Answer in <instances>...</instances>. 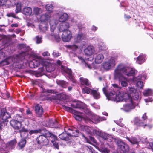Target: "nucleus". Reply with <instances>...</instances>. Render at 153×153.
<instances>
[{"mask_svg":"<svg viewBox=\"0 0 153 153\" xmlns=\"http://www.w3.org/2000/svg\"><path fill=\"white\" fill-rule=\"evenodd\" d=\"M114 88H115L116 90H118L121 89V87L117 84H113L110 89H108L107 86L103 88V92L107 99L114 101L128 102V103L124 105L123 107L121 108V109L125 111H129L134 108L136 104L128 94L125 92H122L119 94L117 96H116L115 95L116 92L114 91Z\"/></svg>","mask_w":153,"mask_h":153,"instance_id":"obj_1","label":"nucleus"},{"mask_svg":"<svg viewBox=\"0 0 153 153\" xmlns=\"http://www.w3.org/2000/svg\"><path fill=\"white\" fill-rule=\"evenodd\" d=\"M19 46L21 48L24 49L25 51H22L19 55H16V57H10L4 61L1 62V65H6L10 63L17 62L20 60H22L25 59V56L30 54V49L29 47L24 44H20Z\"/></svg>","mask_w":153,"mask_h":153,"instance_id":"obj_2","label":"nucleus"},{"mask_svg":"<svg viewBox=\"0 0 153 153\" xmlns=\"http://www.w3.org/2000/svg\"><path fill=\"white\" fill-rule=\"evenodd\" d=\"M85 114L87 115H85L82 112L74 110V117L75 119L78 121H81L82 119L86 121H92L95 123H97L99 122V117L96 115L91 113L90 110L88 109H85Z\"/></svg>","mask_w":153,"mask_h":153,"instance_id":"obj_3","label":"nucleus"},{"mask_svg":"<svg viewBox=\"0 0 153 153\" xmlns=\"http://www.w3.org/2000/svg\"><path fill=\"white\" fill-rule=\"evenodd\" d=\"M77 127L83 131L85 132L87 134L97 136L101 137L104 140H106L108 135L105 132H102L100 130L94 129L92 128L87 126L79 124Z\"/></svg>","mask_w":153,"mask_h":153,"instance_id":"obj_4","label":"nucleus"},{"mask_svg":"<svg viewBox=\"0 0 153 153\" xmlns=\"http://www.w3.org/2000/svg\"><path fill=\"white\" fill-rule=\"evenodd\" d=\"M114 76L115 79H117L118 80L119 84L120 85L121 87L119 86L117 84V85L121 87V88H122V87L123 88L126 87L128 85L129 82L128 79L127 78L125 77L122 74L115 69L114 71ZM115 84L117 85V84ZM114 91L116 92L115 95L116 96H117V93H119V94L120 93L119 91V90H120V89H118V90H116L115 88H114Z\"/></svg>","mask_w":153,"mask_h":153,"instance_id":"obj_5","label":"nucleus"},{"mask_svg":"<svg viewBox=\"0 0 153 153\" xmlns=\"http://www.w3.org/2000/svg\"><path fill=\"white\" fill-rule=\"evenodd\" d=\"M51 30L53 32L56 27L60 32L67 31L69 30L68 29L69 27V24L67 22H59L57 20H53L50 22Z\"/></svg>","mask_w":153,"mask_h":153,"instance_id":"obj_6","label":"nucleus"},{"mask_svg":"<svg viewBox=\"0 0 153 153\" xmlns=\"http://www.w3.org/2000/svg\"><path fill=\"white\" fill-rule=\"evenodd\" d=\"M115 69L122 74H124L128 76H134L135 73L134 69L126 67L123 64H119Z\"/></svg>","mask_w":153,"mask_h":153,"instance_id":"obj_7","label":"nucleus"},{"mask_svg":"<svg viewBox=\"0 0 153 153\" xmlns=\"http://www.w3.org/2000/svg\"><path fill=\"white\" fill-rule=\"evenodd\" d=\"M51 16L50 13H46L42 14L40 16V19L41 23L39 25V28L41 31H45L47 30V27L46 23L50 19Z\"/></svg>","mask_w":153,"mask_h":153,"instance_id":"obj_8","label":"nucleus"},{"mask_svg":"<svg viewBox=\"0 0 153 153\" xmlns=\"http://www.w3.org/2000/svg\"><path fill=\"white\" fill-rule=\"evenodd\" d=\"M45 69H46V71H47L51 72L53 71L55 68L54 65H52L51 63H49L45 66L42 65V67H41L39 68L38 71L36 73V76L38 77L42 76L45 73Z\"/></svg>","mask_w":153,"mask_h":153,"instance_id":"obj_9","label":"nucleus"},{"mask_svg":"<svg viewBox=\"0 0 153 153\" xmlns=\"http://www.w3.org/2000/svg\"><path fill=\"white\" fill-rule=\"evenodd\" d=\"M16 143V140L13 139L7 144H5L4 143H2L1 147V151H3V152L1 153H7L8 152V150L14 148Z\"/></svg>","mask_w":153,"mask_h":153,"instance_id":"obj_10","label":"nucleus"},{"mask_svg":"<svg viewBox=\"0 0 153 153\" xmlns=\"http://www.w3.org/2000/svg\"><path fill=\"white\" fill-rule=\"evenodd\" d=\"M73 59L74 62L76 63L79 62H79L82 63H85V66L87 67L89 69H91L92 68L94 69L95 68V67L93 63H92L91 64L88 62L87 63H85V60L81 56H77L76 54H74V57L73 58Z\"/></svg>","mask_w":153,"mask_h":153,"instance_id":"obj_11","label":"nucleus"},{"mask_svg":"<svg viewBox=\"0 0 153 153\" xmlns=\"http://www.w3.org/2000/svg\"><path fill=\"white\" fill-rule=\"evenodd\" d=\"M142 118L144 120H141L139 118L135 117L133 120L134 124L138 126H144V128H145V127H147L149 128L152 127V125H147L145 124V120L147 119V117L146 115V113H145L143 115Z\"/></svg>","mask_w":153,"mask_h":153,"instance_id":"obj_12","label":"nucleus"},{"mask_svg":"<svg viewBox=\"0 0 153 153\" xmlns=\"http://www.w3.org/2000/svg\"><path fill=\"white\" fill-rule=\"evenodd\" d=\"M127 93L125 92L129 97L134 100H137L139 97V94L134 87L129 86L127 90Z\"/></svg>","mask_w":153,"mask_h":153,"instance_id":"obj_13","label":"nucleus"},{"mask_svg":"<svg viewBox=\"0 0 153 153\" xmlns=\"http://www.w3.org/2000/svg\"><path fill=\"white\" fill-rule=\"evenodd\" d=\"M117 59L114 57H111L103 64L104 68L106 70H109L114 67L116 64Z\"/></svg>","mask_w":153,"mask_h":153,"instance_id":"obj_14","label":"nucleus"},{"mask_svg":"<svg viewBox=\"0 0 153 153\" xmlns=\"http://www.w3.org/2000/svg\"><path fill=\"white\" fill-rule=\"evenodd\" d=\"M35 59L30 61L29 63L30 66L32 68H35L41 64L42 59L41 56L37 55L34 56Z\"/></svg>","mask_w":153,"mask_h":153,"instance_id":"obj_15","label":"nucleus"},{"mask_svg":"<svg viewBox=\"0 0 153 153\" xmlns=\"http://www.w3.org/2000/svg\"><path fill=\"white\" fill-rule=\"evenodd\" d=\"M61 69L63 72L68 74L69 79L72 82L74 83L76 82V80L72 75V71L70 69L65 68L62 65L61 66Z\"/></svg>","mask_w":153,"mask_h":153,"instance_id":"obj_16","label":"nucleus"},{"mask_svg":"<svg viewBox=\"0 0 153 153\" xmlns=\"http://www.w3.org/2000/svg\"><path fill=\"white\" fill-rule=\"evenodd\" d=\"M79 32L77 36L74 39V42L75 43H80L83 40H85L86 39V35L80 32V28H79Z\"/></svg>","mask_w":153,"mask_h":153,"instance_id":"obj_17","label":"nucleus"},{"mask_svg":"<svg viewBox=\"0 0 153 153\" xmlns=\"http://www.w3.org/2000/svg\"><path fill=\"white\" fill-rule=\"evenodd\" d=\"M72 37L71 32L69 30L64 31L62 35V39L64 42H68L70 41Z\"/></svg>","mask_w":153,"mask_h":153,"instance_id":"obj_18","label":"nucleus"},{"mask_svg":"<svg viewBox=\"0 0 153 153\" xmlns=\"http://www.w3.org/2000/svg\"><path fill=\"white\" fill-rule=\"evenodd\" d=\"M117 143L118 146L122 152H125L128 151L129 150L128 146L121 140H118Z\"/></svg>","mask_w":153,"mask_h":153,"instance_id":"obj_19","label":"nucleus"},{"mask_svg":"<svg viewBox=\"0 0 153 153\" xmlns=\"http://www.w3.org/2000/svg\"><path fill=\"white\" fill-rule=\"evenodd\" d=\"M37 141L39 144L45 145L48 144V140L44 135H40L36 139Z\"/></svg>","mask_w":153,"mask_h":153,"instance_id":"obj_20","label":"nucleus"},{"mask_svg":"<svg viewBox=\"0 0 153 153\" xmlns=\"http://www.w3.org/2000/svg\"><path fill=\"white\" fill-rule=\"evenodd\" d=\"M71 106L72 107L74 108H80L85 113V109H87V108L85 107V104L81 102H77L74 104H71Z\"/></svg>","mask_w":153,"mask_h":153,"instance_id":"obj_21","label":"nucleus"},{"mask_svg":"<svg viewBox=\"0 0 153 153\" xmlns=\"http://www.w3.org/2000/svg\"><path fill=\"white\" fill-rule=\"evenodd\" d=\"M94 57L95 62L97 64L101 63L103 61L104 58L103 54L100 53L96 54Z\"/></svg>","mask_w":153,"mask_h":153,"instance_id":"obj_22","label":"nucleus"},{"mask_svg":"<svg viewBox=\"0 0 153 153\" xmlns=\"http://www.w3.org/2000/svg\"><path fill=\"white\" fill-rule=\"evenodd\" d=\"M141 78V76L140 75L133 79L134 82L135 83L137 86L140 88H142L143 86V82L140 81Z\"/></svg>","mask_w":153,"mask_h":153,"instance_id":"obj_23","label":"nucleus"},{"mask_svg":"<svg viewBox=\"0 0 153 153\" xmlns=\"http://www.w3.org/2000/svg\"><path fill=\"white\" fill-rule=\"evenodd\" d=\"M95 52L94 48L91 45L88 46L84 50L85 54L89 56L92 55Z\"/></svg>","mask_w":153,"mask_h":153,"instance_id":"obj_24","label":"nucleus"},{"mask_svg":"<svg viewBox=\"0 0 153 153\" xmlns=\"http://www.w3.org/2000/svg\"><path fill=\"white\" fill-rule=\"evenodd\" d=\"M10 123L11 126L16 129L19 130L21 127V123L17 120H12Z\"/></svg>","mask_w":153,"mask_h":153,"instance_id":"obj_25","label":"nucleus"},{"mask_svg":"<svg viewBox=\"0 0 153 153\" xmlns=\"http://www.w3.org/2000/svg\"><path fill=\"white\" fill-rule=\"evenodd\" d=\"M41 91L42 93L41 94V97L48 96L50 95L49 94L53 93L54 92V91L53 90L45 89L42 87L41 88Z\"/></svg>","mask_w":153,"mask_h":153,"instance_id":"obj_26","label":"nucleus"},{"mask_svg":"<svg viewBox=\"0 0 153 153\" xmlns=\"http://www.w3.org/2000/svg\"><path fill=\"white\" fill-rule=\"evenodd\" d=\"M35 111L36 114L39 117L41 116L43 112L42 107L38 104H36L35 106Z\"/></svg>","mask_w":153,"mask_h":153,"instance_id":"obj_27","label":"nucleus"},{"mask_svg":"<svg viewBox=\"0 0 153 153\" xmlns=\"http://www.w3.org/2000/svg\"><path fill=\"white\" fill-rule=\"evenodd\" d=\"M10 117L9 114L6 112V109L5 108H3L1 110V117L3 120L5 121Z\"/></svg>","mask_w":153,"mask_h":153,"instance_id":"obj_28","label":"nucleus"},{"mask_svg":"<svg viewBox=\"0 0 153 153\" xmlns=\"http://www.w3.org/2000/svg\"><path fill=\"white\" fill-rule=\"evenodd\" d=\"M64 130L65 132L59 135V137L62 140H67L69 139V137L70 136V135H69L68 134V132L67 133H66V128H65Z\"/></svg>","mask_w":153,"mask_h":153,"instance_id":"obj_29","label":"nucleus"},{"mask_svg":"<svg viewBox=\"0 0 153 153\" xmlns=\"http://www.w3.org/2000/svg\"><path fill=\"white\" fill-rule=\"evenodd\" d=\"M50 137L52 139L51 142L53 143V145L57 149H59V146L58 143L56 142V140L57 139V137L55 135L50 134Z\"/></svg>","mask_w":153,"mask_h":153,"instance_id":"obj_30","label":"nucleus"},{"mask_svg":"<svg viewBox=\"0 0 153 153\" xmlns=\"http://www.w3.org/2000/svg\"><path fill=\"white\" fill-rule=\"evenodd\" d=\"M126 138L128 141L133 144H138L139 142L138 136L137 137H131L129 138L127 137Z\"/></svg>","mask_w":153,"mask_h":153,"instance_id":"obj_31","label":"nucleus"},{"mask_svg":"<svg viewBox=\"0 0 153 153\" xmlns=\"http://www.w3.org/2000/svg\"><path fill=\"white\" fill-rule=\"evenodd\" d=\"M22 12L25 15L27 16L30 15L32 13L31 8L30 7H26L22 9Z\"/></svg>","mask_w":153,"mask_h":153,"instance_id":"obj_32","label":"nucleus"},{"mask_svg":"<svg viewBox=\"0 0 153 153\" xmlns=\"http://www.w3.org/2000/svg\"><path fill=\"white\" fill-rule=\"evenodd\" d=\"M82 136L83 139H85L87 143L92 144V143H95L97 142L96 140L94 137L91 136H89V139H88L83 134H82Z\"/></svg>","mask_w":153,"mask_h":153,"instance_id":"obj_33","label":"nucleus"},{"mask_svg":"<svg viewBox=\"0 0 153 153\" xmlns=\"http://www.w3.org/2000/svg\"><path fill=\"white\" fill-rule=\"evenodd\" d=\"M68 18V14L65 13H63L61 15L59 18V22H64Z\"/></svg>","mask_w":153,"mask_h":153,"instance_id":"obj_34","label":"nucleus"},{"mask_svg":"<svg viewBox=\"0 0 153 153\" xmlns=\"http://www.w3.org/2000/svg\"><path fill=\"white\" fill-rule=\"evenodd\" d=\"M91 94L92 95L94 98L95 99H99L100 97V95L99 92L97 90H91Z\"/></svg>","mask_w":153,"mask_h":153,"instance_id":"obj_35","label":"nucleus"},{"mask_svg":"<svg viewBox=\"0 0 153 153\" xmlns=\"http://www.w3.org/2000/svg\"><path fill=\"white\" fill-rule=\"evenodd\" d=\"M56 83L58 85L63 88H66L68 85L67 82L63 80H57Z\"/></svg>","mask_w":153,"mask_h":153,"instance_id":"obj_36","label":"nucleus"},{"mask_svg":"<svg viewBox=\"0 0 153 153\" xmlns=\"http://www.w3.org/2000/svg\"><path fill=\"white\" fill-rule=\"evenodd\" d=\"M77 44V43H75L74 42V44L72 45L68 46V48L75 51H77L81 50L82 49H81L80 48H79V45H76Z\"/></svg>","mask_w":153,"mask_h":153,"instance_id":"obj_37","label":"nucleus"},{"mask_svg":"<svg viewBox=\"0 0 153 153\" xmlns=\"http://www.w3.org/2000/svg\"><path fill=\"white\" fill-rule=\"evenodd\" d=\"M145 60V56L143 54H140L137 58L136 62L138 64H141L144 62Z\"/></svg>","mask_w":153,"mask_h":153,"instance_id":"obj_38","label":"nucleus"},{"mask_svg":"<svg viewBox=\"0 0 153 153\" xmlns=\"http://www.w3.org/2000/svg\"><path fill=\"white\" fill-rule=\"evenodd\" d=\"M68 130L70 132H68V134L70 136L77 137L79 133V131L78 130H71L70 128L68 129Z\"/></svg>","mask_w":153,"mask_h":153,"instance_id":"obj_39","label":"nucleus"},{"mask_svg":"<svg viewBox=\"0 0 153 153\" xmlns=\"http://www.w3.org/2000/svg\"><path fill=\"white\" fill-rule=\"evenodd\" d=\"M79 79L80 82L82 85L88 86L90 84V83L87 79L81 77Z\"/></svg>","mask_w":153,"mask_h":153,"instance_id":"obj_40","label":"nucleus"},{"mask_svg":"<svg viewBox=\"0 0 153 153\" xmlns=\"http://www.w3.org/2000/svg\"><path fill=\"white\" fill-rule=\"evenodd\" d=\"M26 143V141L25 139H22L19 143L18 146L19 149H21L24 147Z\"/></svg>","mask_w":153,"mask_h":153,"instance_id":"obj_41","label":"nucleus"},{"mask_svg":"<svg viewBox=\"0 0 153 153\" xmlns=\"http://www.w3.org/2000/svg\"><path fill=\"white\" fill-rule=\"evenodd\" d=\"M143 94L144 95L146 96L152 95L153 94V91L152 90L148 89L145 90Z\"/></svg>","mask_w":153,"mask_h":153,"instance_id":"obj_42","label":"nucleus"},{"mask_svg":"<svg viewBox=\"0 0 153 153\" xmlns=\"http://www.w3.org/2000/svg\"><path fill=\"white\" fill-rule=\"evenodd\" d=\"M91 90H93V89H90L87 87H85L84 88H82V93L84 94L87 93V94H88L91 92Z\"/></svg>","mask_w":153,"mask_h":153,"instance_id":"obj_43","label":"nucleus"},{"mask_svg":"<svg viewBox=\"0 0 153 153\" xmlns=\"http://www.w3.org/2000/svg\"><path fill=\"white\" fill-rule=\"evenodd\" d=\"M99 150L102 153H108L110 152L109 150L105 147H100Z\"/></svg>","mask_w":153,"mask_h":153,"instance_id":"obj_44","label":"nucleus"},{"mask_svg":"<svg viewBox=\"0 0 153 153\" xmlns=\"http://www.w3.org/2000/svg\"><path fill=\"white\" fill-rule=\"evenodd\" d=\"M21 4L20 3H18L16 6V13H18L21 10Z\"/></svg>","mask_w":153,"mask_h":153,"instance_id":"obj_45","label":"nucleus"},{"mask_svg":"<svg viewBox=\"0 0 153 153\" xmlns=\"http://www.w3.org/2000/svg\"><path fill=\"white\" fill-rule=\"evenodd\" d=\"M46 10L51 13L52 12L53 9V6L51 4H47L46 6Z\"/></svg>","mask_w":153,"mask_h":153,"instance_id":"obj_46","label":"nucleus"},{"mask_svg":"<svg viewBox=\"0 0 153 153\" xmlns=\"http://www.w3.org/2000/svg\"><path fill=\"white\" fill-rule=\"evenodd\" d=\"M33 12L36 15H38L42 12L41 10L38 7L35 8L33 10Z\"/></svg>","mask_w":153,"mask_h":153,"instance_id":"obj_47","label":"nucleus"},{"mask_svg":"<svg viewBox=\"0 0 153 153\" xmlns=\"http://www.w3.org/2000/svg\"><path fill=\"white\" fill-rule=\"evenodd\" d=\"M49 123V126L50 127H56V124L57 123V122L56 121H55L54 122H52L51 121Z\"/></svg>","mask_w":153,"mask_h":153,"instance_id":"obj_48","label":"nucleus"},{"mask_svg":"<svg viewBox=\"0 0 153 153\" xmlns=\"http://www.w3.org/2000/svg\"><path fill=\"white\" fill-rule=\"evenodd\" d=\"M139 140V142L141 141L143 143H149L148 141H146V138H143L142 137H140L138 136Z\"/></svg>","mask_w":153,"mask_h":153,"instance_id":"obj_49","label":"nucleus"},{"mask_svg":"<svg viewBox=\"0 0 153 153\" xmlns=\"http://www.w3.org/2000/svg\"><path fill=\"white\" fill-rule=\"evenodd\" d=\"M36 42L37 44H39L42 42V38L41 36H38L36 37Z\"/></svg>","mask_w":153,"mask_h":153,"instance_id":"obj_50","label":"nucleus"},{"mask_svg":"<svg viewBox=\"0 0 153 153\" xmlns=\"http://www.w3.org/2000/svg\"><path fill=\"white\" fill-rule=\"evenodd\" d=\"M41 131V130L40 129L39 130H31L29 132V134L30 135H32L33 134H36L40 132Z\"/></svg>","mask_w":153,"mask_h":153,"instance_id":"obj_51","label":"nucleus"},{"mask_svg":"<svg viewBox=\"0 0 153 153\" xmlns=\"http://www.w3.org/2000/svg\"><path fill=\"white\" fill-rule=\"evenodd\" d=\"M62 107L63 108L66 110L67 111L69 112L73 111L72 109L70 107L66 106L64 105H63Z\"/></svg>","mask_w":153,"mask_h":153,"instance_id":"obj_52","label":"nucleus"},{"mask_svg":"<svg viewBox=\"0 0 153 153\" xmlns=\"http://www.w3.org/2000/svg\"><path fill=\"white\" fill-rule=\"evenodd\" d=\"M113 140V138L112 136L108 134L106 140L108 142H111Z\"/></svg>","mask_w":153,"mask_h":153,"instance_id":"obj_53","label":"nucleus"},{"mask_svg":"<svg viewBox=\"0 0 153 153\" xmlns=\"http://www.w3.org/2000/svg\"><path fill=\"white\" fill-rule=\"evenodd\" d=\"M16 118L17 120L18 121L21 122L23 121L22 117L20 115L18 114L16 117Z\"/></svg>","mask_w":153,"mask_h":153,"instance_id":"obj_54","label":"nucleus"},{"mask_svg":"<svg viewBox=\"0 0 153 153\" xmlns=\"http://www.w3.org/2000/svg\"><path fill=\"white\" fill-rule=\"evenodd\" d=\"M1 94L2 97L4 99H6L9 98V94L7 93H2Z\"/></svg>","mask_w":153,"mask_h":153,"instance_id":"obj_55","label":"nucleus"},{"mask_svg":"<svg viewBox=\"0 0 153 153\" xmlns=\"http://www.w3.org/2000/svg\"><path fill=\"white\" fill-rule=\"evenodd\" d=\"M53 55L55 57H57L60 55V54L56 51H54L53 53Z\"/></svg>","mask_w":153,"mask_h":153,"instance_id":"obj_56","label":"nucleus"},{"mask_svg":"<svg viewBox=\"0 0 153 153\" xmlns=\"http://www.w3.org/2000/svg\"><path fill=\"white\" fill-rule=\"evenodd\" d=\"M54 37L56 41L58 42L60 41V37L59 35L54 36Z\"/></svg>","mask_w":153,"mask_h":153,"instance_id":"obj_57","label":"nucleus"},{"mask_svg":"<svg viewBox=\"0 0 153 153\" xmlns=\"http://www.w3.org/2000/svg\"><path fill=\"white\" fill-rule=\"evenodd\" d=\"M148 145L149 146H148V147L149 149H151L153 152V143H148Z\"/></svg>","mask_w":153,"mask_h":153,"instance_id":"obj_58","label":"nucleus"},{"mask_svg":"<svg viewBox=\"0 0 153 153\" xmlns=\"http://www.w3.org/2000/svg\"><path fill=\"white\" fill-rule=\"evenodd\" d=\"M7 0H1V6L5 4Z\"/></svg>","mask_w":153,"mask_h":153,"instance_id":"obj_59","label":"nucleus"},{"mask_svg":"<svg viewBox=\"0 0 153 153\" xmlns=\"http://www.w3.org/2000/svg\"><path fill=\"white\" fill-rule=\"evenodd\" d=\"M19 131L20 133L22 132H28V130L24 128H22L21 130H19Z\"/></svg>","mask_w":153,"mask_h":153,"instance_id":"obj_60","label":"nucleus"},{"mask_svg":"<svg viewBox=\"0 0 153 153\" xmlns=\"http://www.w3.org/2000/svg\"><path fill=\"white\" fill-rule=\"evenodd\" d=\"M42 55L44 56H48L50 55V54L48 52L46 51L43 52L42 53Z\"/></svg>","mask_w":153,"mask_h":153,"instance_id":"obj_61","label":"nucleus"},{"mask_svg":"<svg viewBox=\"0 0 153 153\" xmlns=\"http://www.w3.org/2000/svg\"><path fill=\"white\" fill-rule=\"evenodd\" d=\"M106 120V119L105 117H99V122L102 121L104 120Z\"/></svg>","mask_w":153,"mask_h":153,"instance_id":"obj_62","label":"nucleus"},{"mask_svg":"<svg viewBox=\"0 0 153 153\" xmlns=\"http://www.w3.org/2000/svg\"><path fill=\"white\" fill-rule=\"evenodd\" d=\"M18 26V24L17 23L12 24L11 25V27H17Z\"/></svg>","mask_w":153,"mask_h":153,"instance_id":"obj_63","label":"nucleus"},{"mask_svg":"<svg viewBox=\"0 0 153 153\" xmlns=\"http://www.w3.org/2000/svg\"><path fill=\"white\" fill-rule=\"evenodd\" d=\"M153 100L151 98V99H145V101L146 102H152Z\"/></svg>","mask_w":153,"mask_h":153,"instance_id":"obj_64","label":"nucleus"}]
</instances>
